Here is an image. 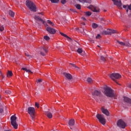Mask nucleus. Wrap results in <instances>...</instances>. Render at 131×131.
Masks as SVG:
<instances>
[{
    "instance_id": "9",
    "label": "nucleus",
    "mask_w": 131,
    "mask_h": 131,
    "mask_svg": "<svg viewBox=\"0 0 131 131\" xmlns=\"http://www.w3.org/2000/svg\"><path fill=\"white\" fill-rule=\"evenodd\" d=\"M39 52L41 56H46L45 53H48V50L46 49V47H40L39 49Z\"/></svg>"
},
{
    "instance_id": "49",
    "label": "nucleus",
    "mask_w": 131,
    "mask_h": 131,
    "mask_svg": "<svg viewBox=\"0 0 131 131\" xmlns=\"http://www.w3.org/2000/svg\"><path fill=\"white\" fill-rule=\"evenodd\" d=\"M28 58H29V59H32V56L29 55V56H28Z\"/></svg>"
},
{
    "instance_id": "63",
    "label": "nucleus",
    "mask_w": 131,
    "mask_h": 131,
    "mask_svg": "<svg viewBox=\"0 0 131 131\" xmlns=\"http://www.w3.org/2000/svg\"><path fill=\"white\" fill-rule=\"evenodd\" d=\"M0 73H2V72L0 71Z\"/></svg>"
},
{
    "instance_id": "42",
    "label": "nucleus",
    "mask_w": 131,
    "mask_h": 131,
    "mask_svg": "<svg viewBox=\"0 0 131 131\" xmlns=\"http://www.w3.org/2000/svg\"><path fill=\"white\" fill-rule=\"evenodd\" d=\"M42 82V79H38V80L36 81V82L37 83H40V82Z\"/></svg>"
},
{
    "instance_id": "28",
    "label": "nucleus",
    "mask_w": 131,
    "mask_h": 131,
    "mask_svg": "<svg viewBox=\"0 0 131 131\" xmlns=\"http://www.w3.org/2000/svg\"><path fill=\"white\" fill-rule=\"evenodd\" d=\"M75 7H76V9L78 10H80L81 9V6L79 4H76Z\"/></svg>"
},
{
    "instance_id": "35",
    "label": "nucleus",
    "mask_w": 131,
    "mask_h": 131,
    "mask_svg": "<svg viewBox=\"0 0 131 131\" xmlns=\"http://www.w3.org/2000/svg\"><path fill=\"white\" fill-rule=\"evenodd\" d=\"M51 3H53V4H57L59 3V0H50Z\"/></svg>"
},
{
    "instance_id": "8",
    "label": "nucleus",
    "mask_w": 131,
    "mask_h": 131,
    "mask_svg": "<svg viewBox=\"0 0 131 131\" xmlns=\"http://www.w3.org/2000/svg\"><path fill=\"white\" fill-rule=\"evenodd\" d=\"M112 2L114 3V5L115 6H117L119 9H122L121 8V6H122V3H121V1L120 0H112Z\"/></svg>"
},
{
    "instance_id": "43",
    "label": "nucleus",
    "mask_w": 131,
    "mask_h": 131,
    "mask_svg": "<svg viewBox=\"0 0 131 131\" xmlns=\"http://www.w3.org/2000/svg\"><path fill=\"white\" fill-rule=\"evenodd\" d=\"M35 106L37 108H39V104H38L37 102H35Z\"/></svg>"
},
{
    "instance_id": "37",
    "label": "nucleus",
    "mask_w": 131,
    "mask_h": 131,
    "mask_svg": "<svg viewBox=\"0 0 131 131\" xmlns=\"http://www.w3.org/2000/svg\"><path fill=\"white\" fill-rule=\"evenodd\" d=\"M70 65H72L73 67H74L75 68H77L78 69H79V68L78 67L76 66V65L73 63H70Z\"/></svg>"
},
{
    "instance_id": "29",
    "label": "nucleus",
    "mask_w": 131,
    "mask_h": 131,
    "mask_svg": "<svg viewBox=\"0 0 131 131\" xmlns=\"http://www.w3.org/2000/svg\"><path fill=\"white\" fill-rule=\"evenodd\" d=\"M47 23H48V24H50V25H51L52 26H55V24H54V23H53V22H52L51 20H47Z\"/></svg>"
},
{
    "instance_id": "4",
    "label": "nucleus",
    "mask_w": 131,
    "mask_h": 131,
    "mask_svg": "<svg viewBox=\"0 0 131 131\" xmlns=\"http://www.w3.org/2000/svg\"><path fill=\"white\" fill-rule=\"evenodd\" d=\"M108 76H109V77H110V78H111V79H112L114 81L116 82V83H118L116 81V79H119V78H121V75H120L118 73H114L111 74H110L108 75Z\"/></svg>"
},
{
    "instance_id": "14",
    "label": "nucleus",
    "mask_w": 131,
    "mask_h": 131,
    "mask_svg": "<svg viewBox=\"0 0 131 131\" xmlns=\"http://www.w3.org/2000/svg\"><path fill=\"white\" fill-rule=\"evenodd\" d=\"M101 111L102 113L106 115V116H109V115L110 114V113H109V111L107 109H105L104 107L101 108Z\"/></svg>"
},
{
    "instance_id": "41",
    "label": "nucleus",
    "mask_w": 131,
    "mask_h": 131,
    "mask_svg": "<svg viewBox=\"0 0 131 131\" xmlns=\"http://www.w3.org/2000/svg\"><path fill=\"white\" fill-rule=\"evenodd\" d=\"M78 2H79V3H82V4H84V2H85V0H77Z\"/></svg>"
},
{
    "instance_id": "20",
    "label": "nucleus",
    "mask_w": 131,
    "mask_h": 131,
    "mask_svg": "<svg viewBox=\"0 0 131 131\" xmlns=\"http://www.w3.org/2000/svg\"><path fill=\"white\" fill-rule=\"evenodd\" d=\"M85 16L86 17L90 16L92 15V12L90 11H86L84 12Z\"/></svg>"
},
{
    "instance_id": "48",
    "label": "nucleus",
    "mask_w": 131,
    "mask_h": 131,
    "mask_svg": "<svg viewBox=\"0 0 131 131\" xmlns=\"http://www.w3.org/2000/svg\"><path fill=\"white\" fill-rule=\"evenodd\" d=\"M123 8L124 9H126V10H127V5H123Z\"/></svg>"
},
{
    "instance_id": "61",
    "label": "nucleus",
    "mask_w": 131,
    "mask_h": 131,
    "mask_svg": "<svg viewBox=\"0 0 131 131\" xmlns=\"http://www.w3.org/2000/svg\"><path fill=\"white\" fill-rule=\"evenodd\" d=\"M71 129H72V128L70 127Z\"/></svg>"
},
{
    "instance_id": "21",
    "label": "nucleus",
    "mask_w": 131,
    "mask_h": 131,
    "mask_svg": "<svg viewBox=\"0 0 131 131\" xmlns=\"http://www.w3.org/2000/svg\"><path fill=\"white\" fill-rule=\"evenodd\" d=\"M9 14L11 17H14L15 16V13L13 12L12 10L9 11Z\"/></svg>"
},
{
    "instance_id": "57",
    "label": "nucleus",
    "mask_w": 131,
    "mask_h": 131,
    "mask_svg": "<svg viewBox=\"0 0 131 131\" xmlns=\"http://www.w3.org/2000/svg\"><path fill=\"white\" fill-rule=\"evenodd\" d=\"M5 131H11V130H5Z\"/></svg>"
},
{
    "instance_id": "15",
    "label": "nucleus",
    "mask_w": 131,
    "mask_h": 131,
    "mask_svg": "<svg viewBox=\"0 0 131 131\" xmlns=\"http://www.w3.org/2000/svg\"><path fill=\"white\" fill-rule=\"evenodd\" d=\"M93 96H97V97H100L101 96V91L95 90L94 93H92Z\"/></svg>"
},
{
    "instance_id": "31",
    "label": "nucleus",
    "mask_w": 131,
    "mask_h": 131,
    "mask_svg": "<svg viewBox=\"0 0 131 131\" xmlns=\"http://www.w3.org/2000/svg\"><path fill=\"white\" fill-rule=\"evenodd\" d=\"M99 20L100 21H102V23H105V22H106V20H105V18L102 17H100Z\"/></svg>"
},
{
    "instance_id": "60",
    "label": "nucleus",
    "mask_w": 131,
    "mask_h": 131,
    "mask_svg": "<svg viewBox=\"0 0 131 131\" xmlns=\"http://www.w3.org/2000/svg\"><path fill=\"white\" fill-rule=\"evenodd\" d=\"M83 31H84V29H83Z\"/></svg>"
},
{
    "instance_id": "53",
    "label": "nucleus",
    "mask_w": 131,
    "mask_h": 131,
    "mask_svg": "<svg viewBox=\"0 0 131 131\" xmlns=\"http://www.w3.org/2000/svg\"><path fill=\"white\" fill-rule=\"evenodd\" d=\"M21 94H22V95H25V93L22 92Z\"/></svg>"
},
{
    "instance_id": "59",
    "label": "nucleus",
    "mask_w": 131,
    "mask_h": 131,
    "mask_svg": "<svg viewBox=\"0 0 131 131\" xmlns=\"http://www.w3.org/2000/svg\"><path fill=\"white\" fill-rule=\"evenodd\" d=\"M97 47H98V48H100V46H97Z\"/></svg>"
},
{
    "instance_id": "5",
    "label": "nucleus",
    "mask_w": 131,
    "mask_h": 131,
    "mask_svg": "<svg viewBox=\"0 0 131 131\" xmlns=\"http://www.w3.org/2000/svg\"><path fill=\"white\" fill-rule=\"evenodd\" d=\"M28 113L30 115L33 120L35 118V108H34V107H29L28 108Z\"/></svg>"
},
{
    "instance_id": "40",
    "label": "nucleus",
    "mask_w": 131,
    "mask_h": 131,
    "mask_svg": "<svg viewBox=\"0 0 131 131\" xmlns=\"http://www.w3.org/2000/svg\"><path fill=\"white\" fill-rule=\"evenodd\" d=\"M61 3L62 5H65L67 3V1L66 0H61Z\"/></svg>"
},
{
    "instance_id": "25",
    "label": "nucleus",
    "mask_w": 131,
    "mask_h": 131,
    "mask_svg": "<svg viewBox=\"0 0 131 131\" xmlns=\"http://www.w3.org/2000/svg\"><path fill=\"white\" fill-rule=\"evenodd\" d=\"M22 70H24L25 71H26V72H30V73H33L32 72H31V71H30V70H27V69L25 68H23Z\"/></svg>"
},
{
    "instance_id": "51",
    "label": "nucleus",
    "mask_w": 131,
    "mask_h": 131,
    "mask_svg": "<svg viewBox=\"0 0 131 131\" xmlns=\"http://www.w3.org/2000/svg\"><path fill=\"white\" fill-rule=\"evenodd\" d=\"M38 14H40L41 15H43V12L38 13Z\"/></svg>"
},
{
    "instance_id": "58",
    "label": "nucleus",
    "mask_w": 131,
    "mask_h": 131,
    "mask_svg": "<svg viewBox=\"0 0 131 131\" xmlns=\"http://www.w3.org/2000/svg\"><path fill=\"white\" fill-rule=\"evenodd\" d=\"M76 29L77 30H78V29H79V28H78L77 29Z\"/></svg>"
},
{
    "instance_id": "38",
    "label": "nucleus",
    "mask_w": 131,
    "mask_h": 131,
    "mask_svg": "<svg viewBox=\"0 0 131 131\" xmlns=\"http://www.w3.org/2000/svg\"><path fill=\"white\" fill-rule=\"evenodd\" d=\"M44 39H45L46 40H50V37L48 36H45Z\"/></svg>"
},
{
    "instance_id": "23",
    "label": "nucleus",
    "mask_w": 131,
    "mask_h": 131,
    "mask_svg": "<svg viewBox=\"0 0 131 131\" xmlns=\"http://www.w3.org/2000/svg\"><path fill=\"white\" fill-rule=\"evenodd\" d=\"M87 81H88V82H89V83L92 84V83L93 82V81H94V80H93V79H91V78L88 77L87 78Z\"/></svg>"
},
{
    "instance_id": "47",
    "label": "nucleus",
    "mask_w": 131,
    "mask_h": 131,
    "mask_svg": "<svg viewBox=\"0 0 131 131\" xmlns=\"http://www.w3.org/2000/svg\"><path fill=\"white\" fill-rule=\"evenodd\" d=\"M5 92L6 93V94H11V91H10V90H6Z\"/></svg>"
},
{
    "instance_id": "19",
    "label": "nucleus",
    "mask_w": 131,
    "mask_h": 131,
    "mask_svg": "<svg viewBox=\"0 0 131 131\" xmlns=\"http://www.w3.org/2000/svg\"><path fill=\"white\" fill-rule=\"evenodd\" d=\"M60 34H61V35H62V36L66 37L68 40H70V41H72V39H71V38H70L69 36H67V35H66L61 32H60Z\"/></svg>"
},
{
    "instance_id": "45",
    "label": "nucleus",
    "mask_w": 131,
    "mask_h": 131,
    "mask_svg": "<svg viewBox=\"0 0 131 131\" xmlns=\"http://www.w3.org/2000/svg\"><path fill=\"white\" fill-rule=\"evenodd\" d=\"M70 11H71L72 12H73V13H77V12L76 11V10H75V9H70Z\"/></svg>"
},
{
    "instance_id": "46",
    "label": "nucleus",
    "mask_w": 131,
    "mask_h": 131,
    "mask_svg": "<svg viewBox=\"0 0 131 131\" xmlns=\"http://www.w3.org/2000/svg\"><path fill=\"white\" fill-rule=\"evenodd\" d=\"M100 37H101V35H100L99 34H98L97 36H96V38L97 39L100 38Z\"/></svg>"
},
{
    "instance_id": "54",
    "label": "nucleus",
    "mask_w": 131,
    "mask_h": 131,
    "mask_svg": "<svg viewBox=\"0 0 131 131\" xmlns=\"http://www.w3.org/2000/svg\"><path fill=\"white\" fill-rule=\"evenodd\" d=\"M82 24H83V25H85V23H82Z\"/></svg>"
},
{
    "instance_id": "11",
    "label": "nucleus",
    "mask_w": 131,
    "mask_h": 131,
    "mask_svg": "<svg viewBox=\"0 0 131 131\" xmlns=\"http://www.w3.org/2000/svg\"><path fill=\"white\" fill-rule=\"evenodd\" d=\"M34 19L35 20H37L39 21H40L41 22H42V23L45 25V26L46 27H49V25H48V24L46 23V21L43 20L42 19H41V18L39 17V16H35L34 17Z\"/></svg>"
},
{
    "instance_id": "50",
    "label": "nucleus",
    "mask_w": 131,
    "mask_h": 131,
    "mask_svg": "<svg viewBox=\"0 0 131 131\" xmlns=\"http://www.w3.org/2000/svg\"><path fill=\"white\" fill-rule=\"evenodd\" d=\"M82 20H83V21H86V19L85 18V17H82Z\"/></svg>"
},
{
    "instance_id": "26",
    "label": "nucleus",
    "mask_w": 131,
    "mask_h": 131,
    "mask_svg": "<svg viewBox=\"0 0 131 131\" xmlns=\"http://www.w3.org/2000/svg\"><path fill=\"white\" fill-rule=\"evenodd\" d=\"M92 26L94 29L98 28V25L96 23H93Z\"/></svg>"
},
{
    "instance_id": "16",
    "label": "nucleus",
    "mask_w": 131,
    "mask_h": 131,
    "mask_svg": "<svg viewBox=\"0 0 131 131\" xmlns=\"http://www.w3.org/2000/svg\"><path fill=\"white\" fill-rule=\"evenodd\" d=\"M45 114L49 119L53 118V114L50 111L45 112Z\"/></svg>"
},
{
    "instance_id": "3",
    "label": "nucleus",
    "mask_w": 131,
    "mask_h": 131,
    "mask_svg": "<svg viewBox=\"0 0 131 131\" xmlns=\"http://www.w3.org/2000/svg\"><path fill=\"white\" fill-rule=\"evenodd\" d=\"M11 123L12 126L15 129H17L18 128V124H17V117L15 115L12 116L10 118Z\"/></svg>"
},
{
    "instance_id": "12",
    "label": "nucleus",
    "mask_w": 131,
    "mask_h": 131,
    "mask_svg": "<svg viewBox=\"0 0 131 131\" xmlns=\"http://www.w3.org/2000/svg\"><path fill=\"white\" fill-rule=\"evenodd\" d=\"M46 30L50 33V34H55L56 32V30L55 29L51 28V27H46Z\"/></svg>"
},
{
    "instance_id": "44",
    "label": "nucleus",
    "mask_w": 131,
    "mask_h": 131,
    "mask_svg": "<svg viewBox=\"0 0 131 131\" xmlns=\"http://www.w3.org/2000/svg\"><path fill=\"white\" fill-rule=\"evenodd\" d=\"M4 112V108L0 107V113H3Z\"/></svg>"
},
{
    "instance_id": "18",
    "label": "nucleus",
    "mask_w": 131,
    "mask_h": 131,
    "mask_svg": "<svg viewBox=\"0 0 131 131\" xmlns=\"http://www.w3.org/2000/svg\"><path fill=\"white\" fill-rule=\"evenodd\" d=\"M75 123V121L73 119H72L69 121V125H70V126H73Z\"/></svg>"
},
{
    "instance_id": "64",
    "label": "nucleus",
    "mask_w": 131,
    "mask_h": 131,
    "mask_svg": "<svg viewBox=\"0 0 131 131\" xmlns=\"http://www.w3.org/2000/svg\"><path fill=\"white\" fill-rule=\"evenodd\" d=\"M46 75H47V74H46V75H45V76H46Z\"/></svg>"
},
{
    "instance_id": "27",
    "label": "nucleus",
    "mask_w": 131,
    "mask_h": 131,
    "mask_svg": "<svg viewBox=\"0 0 131 131\" xmlns=\"http://www.w3.org/2000/svg\"><path fill=\"white\" fill-rule=\"evenodd\" d=\"M127 8L126 9V12L128 13V10L131 11V4L129 5H127Z\"/></svg>"
},
{
    "instance_id": "39",
    "label": "nucleus",
    "mask_w": 131,
    "mask_h": 131,
    "mask_svg": "<svg viewBox=\"0 0 131 131\" xmlns=\"http://www.w3.org/2000/svg\"><path fill=\"white\" fill-rule=\"evenodd\" d=\"M92 4V0H85L84 3Z\"/></svg>"
},
{
    "instance_id": "56",
    "label": "nucleus",
    "mask_w": 131,
    "mask_h": 131,
    "mask_svg": "<svg viewBox=\"0 0 131 131\" xmlns=\"http://www.w3.org/2000/svg\"><path fill=\"white\" fill-rule=\"evenodd\" d=\"M106 11H107L106 10H104V12H106Z\"/></svg>"
},
{
    "instance_id": "52",
    "label": "nucleus",
    "mask_w": 131,
    "mask_h": 131,
    "mask_svg": "<svg viewBox=\"0 0 131 131\" xmlns=\"http://www.w3.org/2000/svg\"><path fill=\"white\" fill-rule=\"evenodd\" d=\"M25 55H26V56L27 57H28V56L29 55V54H26V53H25Z\"/></svg>"
},
{
    "instance_id": "34",
    "label": "nucleus",
    "mask_w": 131,
    "mask_h": 131,
    "mask_svg": "<svg viewBox=\"0 0 131 131\" xmlns=\"http://www.w3.org/2000/svg\"><path fill=\"white\" fill-rule=\"evenodd\" d=\"M117 42H118L119 44L121 46H125V43H124L123 42L119 41L118 40H117Z\"/></svg>"
},
{
    "instance_id": "13",
    "label": "nucleus",
    "mask_w": 131,
    "mask_h": 131,
    "mask_svg": "<svg viewBox=\"0 0 131 131\" xmlns=\"http://www.w3.org/2000/svg\"><path fill=\"white\" fill-rule=\"evenodd\" d=\"M63 75L66 78H67V79H69V80L72 79V75H71V74L64 72L63 73Z\"/></svg>"
},
{
    "instance_id": "1",
    "label": "nucleus",
    "mask_w": 131,
    "mask_h": 131,
    "mask_svg": "<svg viewBox=\"0 0 131 131\" xmlns=\"http://www.w3.org/2000/svg\"><path fill=\"white\" fill-rule=\"evenodd\" d=\"M104 94L106 97H109V98H115L114 90L110 87H105L104 88Z\"/></svg>"
},
{
    "instance_id": "55",
    "label": "nucleus",
    "mask_w": 131,
    "mask_h": 131,
    "mask_svg": "<svg viewBox=\"0 0 131 131\" xmlns=\"http://www.w3.org/2000/svg\"><path fill=\"white\" fill-rule=\"evenodd\" d=\"M129 88H130V89H131V84L130 85H129Z\"/></svg>"
},
{
    "instance_id": "7",
    "label": "nucleus",
    "mask_w": 131,
    "mask_h": 131,
    "mask_svg": "<svg viewBox=\"0 0 131 131\" xmlns=\"http://www.w3.org/2000/svg\"><path fill=\"white\" fill-rule=\"evenodd\" d=\"M117 125L119 127H121V128H125V126H126V124L122 119L119 120L117 123Z\"/></svg>"
},
{
    "instance_id": "36",
    "label": "nucleus",
    "mask_w": 131,
    "mask_h": 131,
    "mask_svg": "<svg viewBox=\"0 0 131 131\" xmlns=\"http://www.w3.org/2000/svg\"><path fill=\"white\" fill-rule=\"evenodd\" d=\"M77 51V53H78L79 54H81V53H82V49H81V48H79L78 49Z\"/></svg>"
},
{
    "instance_id": "62",
    "label": "nucleus",
    "mask_w": 131,
    "mask_h": 131,
    "mask_svg": "<svg viewBox=\"0 0 131 131\" xmlns=\"http://www.w3.org/2000/svg\"><path fill=\"white\" fill-rule=\"evenodd\" d=\"M130 64H131V61H130Z\"/></svg>"
},
{
    "instance_id": "24",
    "label": "nucleus",
    "mask_w": 131,
    "mask_h": 131,
    "mask_svg": "<svg viewBox=\"0 0 131 131\" xmlns=\"http://www.w3.org/2000/svg\"><path fill=\"white\" fill-rule=\"evenodd\" d=\"M125 47H130L131 45L130 43H129V42L128 41V40L126 41L125 42Z\"/></svg>"
},
{
    "instance_id": "6",
    "label": "nucleus",
    "mask_w": 131,
    "mask_h": 131,
    "mask_svg": "<svg viewBox=\"0 0 131 131\" xmlns=\"http://www.w3.org/2000/svg\"><path fill=\"white\" fill-rule=\"evenodd\" d=\"M96 118H97V119H98L99 122H100L101 124H103V125L105 124L106 119L104 117V115L97 114L96 115Z\"/></svg>"
},
{
    "instance_id": "30",
    "label": "nucleus",
    "mask_w": 131,
    "mask_h": 131,
    "mask_svg": "<svg viewBox=\"0 0 131 131\" xmlns=\"http://www.w3.org/2000/svg\"><path fill=\"white\" fill-rule=\"evenodd\" d=\"M100 60H101V61H103V62H105L106 61V58L105 57H104L103 56H101Z\"/></svg>"
},
{
    "instance_id": "10",
    "label": "nucleus",
    "mask_w": 131,
    "mask_h": 131,
    "mask_svg": "<svg viewBox=\"0 0 131 131\" xmlns=\"http://www.w3.org/2000/svg\"><path fill=\"white\" fill-rule=\"evenodd\" d=\"M88 9L93 11V12H95L96 13H98L100 12V9L98 7H95V6L93 5H90V6L88 7Z\"/></svg>"
},
{
    "instance_id": "32",
    "label": "nucleus",
    "mask_w": 131,
    "mask_h": 131,
    "mask_svg": "<svg viewBox=\"0 0 131 131\" xmlns=\"http://www.w3.org/2000/svg\"><path fill=\"white\" fill-rule=\"evenodd\" d=\"M5 30V27H4V26L0 25V31L2 32Z\"/></svg>"
},
{
    "instance_id": "33",
    "label": "nucleus",
    "mask_w": 131,
    "mask_h": 131,
    "mask_svg": "<svg viewBox=\"0 0 131 131\" xmlns=\"http://www.w3.org/2000/svg\"><path fill=\"white\" fill-rule=\"evenodd\" d=\"M110 31H111V34L110 35H111V33H117V31H116V30H112L111 29H110Z\"/></svg>"
},
{
    "instance_id": "17",
    "label": "nucleus",
    "mask_w": 131,
    "mask_h": 131,
    "mask_svg": "<svg viewBox=\"0 0 131 131\" xmlns=\"http://www.w3.org/2000/svg\"><path fill=\"white\" fill-rule=\"evenodd\" d=\"M102 35H108L111 34L110 29H108L107 31H103L102 32Z\"/></svg>"
},
{
    "instance_id": "2",
    "label": "nucleus",
    "mask_w": 131,
    "mask_h": 131,
    "mask_svg": "<svg viewBox=\"0 0 131 131\" xmlns=\"http://www.w3.org/2000/svg\"><path fill=\"white\" fill-rule=\"evenodd\" d=\"M26 5L31 12H36L37 11L36 6L31 1L27 0L26 2Z\"/></svg>"
},
{
    "instance_id": "22",
    "label": "nucleus",
    "mask_w": 131,
    "mask_h": 131,
    "mask_svg": "<svg viewBox=\"0 0 131 131\" xmlns=\"http://www.w3.org/2000/svg\"><path fill=\"white\" fill-rule=\"evenodd\" d=\"M10 76H13V73H12V71H8L7 73V77H10Z\"/></svg>"
}]
</instances>
